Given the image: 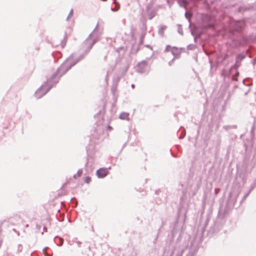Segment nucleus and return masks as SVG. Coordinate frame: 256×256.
I'll return each instance as SVG.
<instances>
[{"mask_svg": "<svg viewBox=\"0 0 256 256\" xmlns=\"http://www.w3.org/2000/svg\"><path fill=\"white\" fill-rule=\"evenodd\" d=\"M191 34H192V35L193 36H194V32L193 31H192V32H191Z\"/></svg>", "mask_w": 256, "mask_h": 256, "instance_id": "obj_47", "label": "nucleus"}, {"mask_svg": "<svg viewBox=\"0 0 256 256\" xmlns=\"http://www.w3.org/2000/svg\"><path fill=\"white\" fill-rule=\"evenodd\" d=\"M98 24H97L93 32L89 35L88 37L84 42L83 46L86 47V49L84 50L82 54H80V56L78 58L74 59H72V62L74 64V65L76 64L80 61L84 59L85 56L90 52V50L92 48L93 46L98 40V37L100 36V34H98L97 33L98 31Z\"/></svg>", "mask_w": 256, "mask_h": 256, "instance_id": "obj_1", "label": "nucleus"}, {"mask_svg": "<svg viewBox=\"0 0 256 256\" xmlns=\"http://www.w3.org/2000/svg\"><path fill=\"white\" fill-rule=\"evenodd\" d=\"M197 47V46L195 44H190L188 46L187 48L188 50H195Z\"/></svg>", "mask_w": 256, "mask_h": 256, "instance_id": "obj_17", "label": "nucleus"}, {"mask_svg": "<svg viewBox=\"0 0 256 256\" xmlns=\"http://www.w3.org/2000/svg\"><path fill=\"white\" fill-rule=\"evenodd\" d=\"M220 188H216L214 189V193H215V194L216 195L218 194V193L220 192Z\"/></svg>", "mask_w": 256, "mask_h": 256, "instance_id": "obj_33", "label": "nucleus"}, {"mask_svg": "<svg viewBox=\"0 0 256 256\" xmlns=\"http://www.w3.org/2000/svg\"><path fill=\"white\" fill-rule=\"evenodd\" d=\"M107 128L108 129V130H110L112 129V127L110 126H107Z\"/></svg>", "mask_w": 256, "mask_h": 256, "instance_id": "obj_40", "label": "nucleus"}, {"mask_svg": "<svg viewBox=\"0 0 256 256\" xmlns=\"http://www.w3.org/2000/svg\"><path fill=\"white\" fill-rule=\"evenodd\" d=\"M184 16H185V17L188 20L190 21V16H189V14H188V12H186Z\"/></svg>", "mask_w": 256, "mask_h": 256, "instance_id": "obj_34", "label": "nucleus"}, {"mask_svg": "<svg viewBox=\"0 0 256 256\" xmlns=\"http://www.w3.org/2000/svg\"><path fill=\"white\" fill-rule=\"evenodd\" d=\"M76 204H77V202L76 203L75 206H76Z\"/></svg>", "mask_w": 256, "mask_h": 256, "instance_id": "obj_54", "label": "nucleus"}, {"mask_svg": "<svg viewBox=\"0 0 256 256\" xmlns=\"http://www.w3.org/2000/svg\"><path fill=\"white\" fill-rule=\"evenodd\" d=\"M84 246H86V250H85L86 252H87V250L88 251L90 250V246L88 244V242H86L84 244Z\"/></svg>", "mask_w": 256, "mask_h": 256, "instance_id": "obj_26", "label": "nucleus"}, {"mask_svg": "<svg viewBox=\"0 0 256 256\" xmlns=\"http://www.w3.org/2000/svg\"><path fill=\"white\" fill-rule=\"evenodd\" d=\"M231 195H232L231 193H230V194H229V198H228V200H227V204H228V203H230V198L231 197Z\"/></svg>", "mask_w": 256, "mask_h": 256, "instance_id": "obj_36", "label": "nucleus"}, {"mask_svg": "<svg viewBox=\"0 0 256 256\" xmlns=\"http://www.w3.org/2000/svg\"><path fill=\"white\" fill-rule=\"evenodd\" d=\"M76 242L78 244V246H79V245H80V244H82V242H80V241H76Z\"/></svg>", "mask_w": 256, "mask_h": 256, "instance_id": "obj_41", "label": "nucleus"}, {"mask_svg": "<svg viewBox=\"0 0 256 256\" xmlns=\"http://www.w3.org/2000/svg\"><path fill=\"white\" fill-rule=\"evenodd\" d=\"M246 56L244 54H238L236 58L235 64L231 66L232 69H237L240 66V62Z\"/></svg>", "mask_w": 256, "mask_h": 256, "instance_id": "obj_7", "label": "nucleus"}, {"mask_svg": "<svg viewBox=\"0 0 256 256\" xmlns=\"http://www.w3.org/2000/svg\"><path fill=\"white\" fill-rule=\"evenodd\" d=\"M196 41H197V36H194V42H196Z\"/></svg>", "mask_w": 256, "mask_h": 256, "instance_id": "obj_42", "label": "nucleus"}, {"mask_svg": "<svg viewBox=\"0 0 256 256\" xmlns=\"http://www.w3.org/2000/svg\"><path fill=\"white\" fill-rule=\"evenodd\" d=\"M88 165V162L87 161L85 164V166H87Z\"/></svg>", "mask_w": 256, "mask_h": 256, "instance_id": "obj_48", "label": "nucleus"}, {"mask_svg": "<svg viewBox=\"0 0 256 256\" xmlns=\"http://www.w3.org/2000/svg\"><path fill=\"white\" fill-rule=\"evenodd\" d=\"M22 250V246L21 244H19L18 246V252H20Z\"/></svg>", "mask_w": 256, "mask_h": 256, "instance_id": "obj_31", "label": "nucleus"}, {"mask_svg": "<svg viewBox=\"0 0 256 256\" xmlns=\"http://www.w3.org/2000/svg\"><path fill=\"white\" fill-rule=\"evenodd\" d=\"M178 32L181 35H183V30H182V26L181 24H178Z\"/></svg>", "mask_w": 256, "mask_h": 256, "instance_id": "obj_21", "label": "nucleus"}, {"mask_svg": "<svg viewBox=\"0 0 256 256\" xmlns=\"http://www.w3.org/2000/svg\"><path fill=\"white\" fill-rule=\"evenodd\" d=\"M61 77L55 72L35 92L36 97L38 99L44 96L56 84Z\"/></svg>", "mask_w": 256, "mask_h": 256, "instance_id": "obj_2", "label": "nucleus"}, {"mask_svg": "<svg viewBox=\"0 0 256 256\" xmlns=\"http://www.w3.org/2000/svg\"><path fill=\"white\" fill-rule=\"evenodd\" d=\"M46 227H44V230H46Z\"/></svg>", "mask_w": 256, "mask_h": 256, "instance_id": "obj_52", "label": "nucleus"}, {"mask_svg": "<svg viewBox=\"0 0 256 256\" xmlns=\"http://www.w3.org/2000/svg\"><path fill=\"white\" fill-rule=\"evenodd\" d=\"M167 26H160L158 30V34L160 36H162L164 34V32L166 30Z\"/></svg>", "mask_w": 256, "mask_h": 256, "instance_id": "obj_12", "label": "nucleus"}, {"mask_svg": "<svg viewBox=\"0 0 256 256\" xmlns=\"http://www.w3.org/2000/svg\"><path fill=\"white\" fill-rule=\"evenodd\" d=\"M234 201H236V200L234 201V202H233V203H232V205H233V206L234 205Z\"/></svg>", "mask_w": 256, "mask_h": 256, "instance_id": "obj_50", "label": "nucleus"}, {"mask_svg": "<svg viewBox=\"0 0 256 256\" xmlns=\"http://www.w3.org/2000/svg\"><path fill=\"white\" fill-rule=\"evenodd\" d=\"M145 46H146V48H151V47H150V46L149 44H146V45Z\"/></svg>", "mask_w": 256, "mask_h": 256, "instance_id": "obj_45", "label": "nucleus"}, {"mask_svg": "<svg viewBox=\"0 0 256 256\" xmlns=\"http://www.w3.org/2000/svg\"><path fill=\"white\" fill-rule=\"evenodd\" d=\"M252 64H253L254 65H256V56L253 60Z\"/></svg>", "mask_w": 256, "mask_h": 256, "instance_id": "obj_37", "label": "nucleus"}, {"mask_svg": "<svg viewBox=\"0 0 256 256\" xmlns=\"http://www.w3.org/2000/svg\"><path fill=\"white\" fill-rule=\"evenodd\" d=\"M67 34L66 32L64 33V40L62 42V48H64L66 44V40H67Z\"/></svg>", "mask_w": 256, "mask_h": 256, "instance_id": "obj_18", "label": "nucleus"}, {"mask_svg": "<svg viewBox=\"0 0 256 256\" xmlns=\"http://www.w3.org/2000/svg\"><path fill=\"white\" fill-rule=\"evenodd\" d=\"M238 76H239V72L238 71H236L235 74H234L232 76V80H237L238 77Z\"/></svg>", "mask_w": 256, "mask_h": 256, "instance_id": "obj_22", "label": "nucleus"}, {"mask_svg": "<svg viewBox=\"0 0 256 256\" xmlns=\"http://www.w3.org/2000/svg\"><path fill=\"white\" fill-rule=\"evenodd\" d=\"M180 6L181 7H183L186 10V2L185 0H180L179 2Z\"/></svg>", "mask_w": 256, "mask_h": 256, "instance_id": "obj_19", "label": "nucleus"}, {"mask_svg": "<svg viewBox=\"0 0 256 256\" xmlns=\"http://www.w3.org/2000/svg\"><path fill=\"white\" fill-rule=\"evenodd\" d=\"M72 15H73V10H72H72H70V12H69V14H68V16H67L66 20H69V18H71V17H72Z\"/></svg>", "mask_w": 256, "mask_h": 256, "instance_id": "obj_28", "label": "nucleus"}, {"mask_svg": "<svg viewBox=\"0 0 256 256\" xmlns=\"http://www.w3.org/2000/svg\"><path fill=\"white\" fill-rule=\"evenodd\" d=\"M249 10V8L246 6H240L238 8L240 12H244Z\"/></svg>", "mask_w": 256, "mask_h": 256, "instance_id": "obj_20", "label": "nucleus"}, {"mask_svg": "<svg viewBox=\"0 0 256 256\" xmlns=\"http://www.w3.org/2000/svg\"><path fill=\"white\" fill-rule=\"evenodd\" d=\"M213 27H214V24L212 23H208L205 26L206 28H212Z\"/></svg>", "mask_w": 256, "mask_h": 256, "instance_id": "obj_29", "label": "nucleus"}, {"mask_svg": "<svg viewBox=\"0 0 256 256\" xmlns=\"http://www.w3.org/2000/svg\"><path fill=\"white\" fill-rule=\"evenodd\" d=\"M131 87H132V88H134V87H135L134 84H132L131 85Z\"/></svg>", "mask_w": 256, "mask_h": 256, "instance_id": "obj_46", "label": "nucleus"}, {"mask_svg": "<svg viewBox=\"0 0 256 256\" xmlns=\"http://www.w3.org/2000/svg\"><path fill=\"white\" fill-rule=\"evenodd\" d=\"M76 200L75 198H72L70 199V202H73V201H74V200Z\"/></svg>", "mask_w": 256, "mask_h": 256, "instance_id": "obj_43", "label": "nucleus"}, {"mask_svg": "<svg viewBox=\"0 0 256 256\" xmlns=\"http://www.w3.org/2000/svg\"><path fill=\"white\" fill-rule=\"evenodd\" d=\"M186 130L184 129L182 130V134H180V136L178 137V138L179 139H182L184 138V137L185 136H186Z\"/></svg>", "mask_w": 256, "mask_h": 256, "instance_id": "obj_23", "label": "nucleus"}, {"mask_svg": "<svg viewBox=\"0 0 256 256\" xmlns=\"http://www.w3.org/2000/svg\"><path fill=\"white\" fill-rule=\"evenodd\" d=\"M222 223H220L218 222V220L214 222L212 226L211 227L210 230L214 233L218 232L222 228Z\"/></svg>", "mask_w": 256, "mask_h": 256, "instance_id": "obj_9", "label": "nucleus"}, {"mask_svg": "<svg viewBox=\"0 0 256 256\" xmlns=\"http://www.w3.org/2000/svg\"><path fill=\"white\" fill-rule=\"evenodd\" d=\"M170 46L169 45H168L165 49V51L168 52L170 50Z\"/></svg>", "mask_w": 256, "mask_h": 256, "instance_id": "obj_35", "label": "nucleus"}, {"mask_svg": "<svg viewBox=\"0 0 256 256\" xmlns=\"http://www.w3.org/2000/svg\"><path fill=\"white\" fill-rule=\"evenodd\" d=\"M245 81V80H243V82L244 83Z\"/></svg>", "mask_w": 256, "mask_h": 256, "instance_id": "obj_55", "label": "nucleus"}, {"mask_svg": "<svg viewBox=\"0 0 256 256\" xmlns=\"http://www.w3.org/2000/svg\"><path fill=\"white\" fill-rule=\"evenodd\" d=\"M108 174L106 168H100L96 172V174L98 178H104Z\"/></svg>", "mask_w": 256, "mask_h": 256, "instance_id": "obj_8", "label": "nucleus"}, {"mask_svg": "<svg viewBox=\"0 0 256 256\" xmlns=\"http://www.w3.org/2000/svg\"><path fill=\"white\" fill-rule=\"evenodd\" d=\"M136 70L138 73L148 74L150 70V66L146 60H142L136 65Z\"/></svg>", "mask_w": 256, "mask_h": 256, "instance_id": "obj_6", "label": "nucleus"}, {"mask_svg": "<svg viewBox=\"0 0 256 256\" xmlns=\"http://www.w3.org/2000/svg\"><path fill=\"white\" fill-rule=\"evenodd\" d=\"M174 252H172L171 253L170 256H172V255L174 254Z\"/></svg>", "mask_w": 256, "mask_h": 256, "instance_id": "obj_49", "label": "nucleus"}, {"mask_svg": "<svg viewBox=\"0 0 256 256\" xmlns=\"http://www.w3.org/2000/svg\"><path fill=\"white\" fill-rule=\"evenodd\" d=\"M48 248V247H46V248H44L43 249V250H42V251H43V252H44V256H52V254H46V253H45V252H44V250H45L46 249H47Z\"/></svg>", "mask_w": 256, "mask_h": 256, "instance_id": "obj_32", "label": "nucleus"}, {"mask_svg": "<svg viewBox=\"0 0 256 256\" xmlns=\"http://www.w3.org/2000/svg\"><path fill=\"white\" fill-rule=\"evenodd\" d=\"M232 70V69L231 68L228 70H227L226 69H223L222 72V76H223L224 77H226V76H229L230 74L231 70Z\"/></svg>", "mask_w": 256, "mask_h": 256, "instance_id": "obj_14", "label": "nucleus"}, {"mask_svg": "<svg viewBox=\"0 0 256 256\" xmlns=\"http://www.w3.org/2000/svg\"><path fill=\"white\" fill-rule=\"evenodd\" d=\"M230 126H231V128H236L237 127L236 125H232Z\"/></svg>", "mask_w": 256, "mask_h": 256, "instance_id": "obj_39", "label": "nucleus"}, {"mask_svg": "<svg viewBox=\"0 0 256 256\" xmlns=\"http://www.w3.org/2000/svg\"><path fill=\"white\" fill-rule=\"evenodd\" d=\"M174 58H173V59H172L170 62H169V63H168L169 66H170L172 65V62H173V61H174Z\"/></svg>", "mask_w": 256, "mask_h": 256, "instance_id": "obj_38", "label": "nucleus"}, {"mask_svg": "<svg viewBox=\"0 0 256 256\" xmlns=\"http://www.w3.org/2000/svg\"><path fill=\"white\" fill-rule=\"evenodd\" d=\"M244 26L245 24L244 22L231 20L229 26L230 32L232 34H234L236 32H240Z\"/></svg>", "mask_w": 256, "mask_h": 256, "instance_id": "obj_4", "label": "nucleus"}, {"mask_svg": "<svg viewBox=\"0 0 256 256\" xmlns=\"http://www.w3.org/2000/svg\"><path fill=\"white\" fill-rule=\"evenodd\" d=\"M84 181L86 183L89 184L90 182L91 181V178L89 176H86L84 178Z\"/></svg>", "mask_w": 256, "mask_h": 256, "instance_id": "obj_27", "label": "nucleus"}, {"mask_svg": "<svg viewBox=\"0 0 256 256\" xmlns=\"http://www.w3.org/2000/svg\"><path fill=\"white\" fill-rule=\"evenodd\" d=\"M82 174V169H79L77 173L74 175V178L76 180L78 179V178H80Z\"/></svg>", "mask_w": 256, "mask_h": 256, "instance_id": "obj_15", "label": "nucleus"}, {"mask_svg": "<svg viewBox=\"0 0 256 256\" xmlns=\"http://www.w3.org/2000/svg\"><path fill=\"white\" fill-rule=\"evenodd\" d=\"M119 118L124 120H129V114L128 112H122L119 116Z\"/></svg>", "mask_w": 256, "mask_h": 256, "instance_id": "obj_11", "label": "nucleus"}, {"mask_svg": "<svg viewBox=\"0 0 256 256\" xmlns=\"http://www.w3.org/2000/svg\"><path fill=\"white\" fill-rule=\"evenodd\" d=\"M251 190L252 189H250L248 192H247L246 194H244V196H243V198H242V200L241 202H242V201L244 200L248 196V195L250 194V192H251Z\"/></svg>", "mask_w": 256, "mask_h": 256, "instance_id": "obj_24", "label": "nucleus"}, {"mask_svg": "<svg viewBox=\"0 0 256 256\" xmlns=\"http://www.w3.org/2000/svg\"><path fill=\"white\" fill-rule=\"evenodd\" d=\"M74 54H71L66 60L60 65L56 72L60 77L64 74L68 70L74 66L72 61L74 57Z\"/></svg>", "mask_w": 256, "mask_h": 256, "instance_id": "obj_3", "label": "nucleus"}, {"mask_svg": "<svg viewBox=\"0 0 256 256\" xmlns=\"http://www.w3.org/2000/svg\"><path fill=\"white\" fill-rule=\"evenodd\" d=\"M156 10H152L150 11L148 14V17L149 20L152 19L156 15Z\"/></svg>", "mask_w": 256, "mask_h": 256, "instance_id": "obj_13", "label": "nucleus"}, {"mask_svg": "<svg viewBox=\"0 0 256 256\" xmlns=\"http://www.w3.org/2000/svg\"><path fill=\"white\" fill-rule=\"evenodd\" d=\"M172 52V54H173V55H174V54L173 52Z\"/></svg>", "mask_w": 256, "mask_h": 256, "instance_id": "obj_53", "label": "nucleus"}, {"mask_svg": "<svg viewBox=\"0 0 256 256\" xmlns=\"http://www.w3.org/2000/svg\"><path fill=\"white\" fill-rule=\"evenodd\" d=\"M249 39L248 37L242 36L240 38L239 42L240 45L243 46L247 44L248 42Z\"/></svg>", "mask_w": 256, "mask_h": 256, "instance_id": "obj_10", "label": "nucleus"}, {"mask_svg": "<svg viewBox=\"0 0 256 256\" xmlns=\"http://www.w3.org/2000/svg\"><path fill=\"white\" fill-rule=\"evenodd\" d=\"M146 20L145 18H142L141 19V22L142 23V32L141 34L140 40H139V44L138 46L136 48L134 49V45H133L132 48V52H137L139 49H140V46H141L144 43V40L146 36Z\"/></svg>", "mask_w": 256, "mask_h": 256, "instance_id": "obj_5", "label": "nucleus"}, {"mask_svg": "<svg viewBox=\"0 0 256 256\" xmlns=\"http://www.w3.org/2000/svg\"><path fill=\"white\" fill-rule=\"evenodd\" d=\"M223 128L225 130H230V128H231V126H223Z\"/></svg>", "mask_w": 256, "mask_h": 256, "instance_id": "obj_30", "label": "nucleus"}, {"mask_svg": "<svg viewBox=\"0 0 256 256\" xmlns=\"http://www.w3.org/2000/svg\"><path fill=\"white\" fill-rule=\"evenodd\" d=\"M184 251V250L183 248H180L176 256H182Z\"/></svg>", "mask_w": 256, "mask_h": 256, "instance_id": "obj_25", "label": "nucleus"}, {"mask_svg": "<svg viewBox=\"0 0 256 256\" xmlns=\"http://www.w3.org/2000/svg\"><path fill=\"white\" fill-rule=\"evenodd\" d=\"M2 230V228H1V226H0V232H1Z\"/></svg>", "mask_w": 256, "mask_h": 256, "instance_id": "obj_51", "label": "nucleus"}, {"mask_svg": "<svg viewBox=\"0 0 256 256\" xmlns=\"http://www.w3.org/2000/svg\"><path fill=\"white\" fill-rule=\"evenodd\" d=\"M158 232L157 234V236H156V238L154 239V242H156V239L158 237Z\"/></svg>", "mask_w": 256, "mask_h": 256, "instance_id": "obj_44", "label": "nucleus"}, {"mask_svg": "<svg viewBox=\"0 0 256 256\" xmlns=\"http://www.w3.org/2000/svg\"><path fill=\"white\" fill-rule=\"evenodd\" d=\"M31 256H32L31 255Z\"/></svg>", "mask_w": 256, "mask_h": 256, "instance_id": "obj_56", "label": "nucleus"}, {"mask_svg": "<svg viewBox=\"0 0 256 256\" xmlns=\"http://www.w3.org/2000/svg\"><path fill=\"white\" fill-rule=\"evenodd\" d=\"M113 3L115 4H116V8H111V10L112 12H116L117 11L120 7V4L118 2L116 1H114Z\"/></svg>", "mask_w": 256, "mask_h": 256, "instance_id": "obj_16", "label": "nucleus"}]
</instances>
